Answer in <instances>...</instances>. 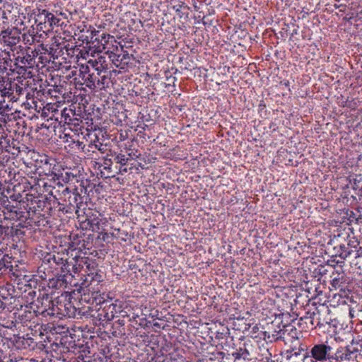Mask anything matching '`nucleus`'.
<instances>
[{
	"label": "nucleus",
	"instance_id": "nucleus-6",
	"mask_svg": "<svg viewBox=\"0 0 362 362\" xmlns=\"http://www.w3.org/2000/svg\"><path fill=\"white\" fill-rule=\"evenodd\" d=\"M112 39L113 37L109 34H103L101 37V45H103V49H105V44L108 42L109 39Z\"/></svg>",
	"mask_w": 362,
	"mask_h": 362
},
{
	"label": "nucleus",
	"instance_id": "nucleus-2",
	"mask_svg": "<svg viewBox=\"0 0 362 362\" xmlns=\"http://www.w3.org/2000/svg\"><path fill=\"white\" fill-rule=\"evenodd\" d=\"M358 355V351L354 347L341 348L335 354V359L337 361H355Z\"/></svg>",
	"mask_w": 362,
	"mask_h": 362
},
{
	"label": "nucleus",
	"instance_id": "nucleus-11",
	"mask_svg": "<svg viewBox=\"0 0 362 362\" xmlns=\"http://www.w3.org/2000/svg\"><path fill=\"white\" fill-rule=\"evenodd\" d=\"M1 63V59H0V64Z\"/></svg>",
	"mask_w": 362,
	"mask_h": 362
},
{
	"label": "nucleus",
	"instance_id": "nucleus-4",
	"mask_svg": "<svg viewBox=\"0 0 362 362\" xmlns=\"http://www.w3.org/2000/svg\"><path fill=\"white\" fill-rule=\"evenodd\" d=\"M116 308H117V305L115 303H112L108 306L107 310L110 311V313H106L105 317L107 320H111L114 318L115 313H117V311L116 310Z\"/></svg>",
	"mask_w": 362,
	"mask_h": 362
},
{
	"label": "nucleus",
	"instance_id": "nucleus-1",
	"mask_svg": "<svg viewBox=\"0 0 362 362\" xmlns=\"http://www.w3.org/2000/svg\"><path fill=\"white\" fill-rule=\"evenodd\" d=\"M332 348L325 344H316L310 350V354L304 356V362H326L329 359Z\"/></svg>",
	"mask_w": 362,
	"mask_h": 362
},
{
	"label": "nucleus",
	"instance_id": "nucleus-9",
	"mask_svg": "<svg viewBox=\"0 0 362 362\" xmlns=\"http://www.w3.org/2000/svg\"><path fill=\"white\" fill-rule=\"evenodd\" d=\"M281 337H281V333H280V332H279L277 333V335H276V339H276V340H277V339H281Z\"/></svg>",
	"mask_w": 362,
	"mask_h": 362
},
{
	"label": "nucleus",
	"instance_id": "nucleus-8",
	"mask_svg": "<svg viewBox=\"0 0 362 362\" xmlns=\"http://www.w3.org/2000/svg\"><path fill=\"white\" fill-rule=\"evenodd\" d=\"M98 33V30H95V29H94L93 30H92V31H91V35H92V37L95 36V35H97V33Z\"/></svg>",
	"mask_w": 362,
	"mask_h": 362
},
{
	"label": "nucleus",
	"instance_id": "nucleus-7",
	"mask_svg": "<svg viewBox=\"0 0 362 362\" xmlns=\"http://www.w3.org/2000/svg\"><path fill=\"white\" fill-rule=\"evenodd\" d=\"M88 70H89V68L87 66H82L80 69L81 73H87L88 71Z\"/></svg>",
	"mask_w": 362,
	"mask_h": 362
},
{
	"label": "nucleus",
	"instance_id": "nucleus-10",
	"mask_svg": "<svg viewBox=\"0 0 362 362\" xmlns=\"http://www.w3.org/2000/svg\"><path fill=\"white\" fill-rule=\"evenodd\" d=\"M298 354L297 352H295L294 354H291L290 357H292L293 356H297Z\"/></svg>",
	"mask_w": 362,
	"mask_h": 362
},
{
	"label": "nucleus",
	"instance_id": "nucleus-3",
	"mask_svg": "<svg viewBox=\"0 0 362 362\" xmlns=\"http://www.w3.org/2000/svg\"><path fill=\"white\" fill-rule=\"evenodd\" d=\"M45 16V23H48L49 26L52 27L53 25H57L59 20L55 17L52 13H49L48 11L43 9L39 16Z\"/></svg>",
	"mask_w": 362,
	"mask_h": 362
},
{
	"label": "nucleus",
	"instance_id": "nucleus-5",
	"mask_svg": "<svg viewBox=\"0 0 362 362\" xmlns=\"http://www.w3.org/2000/svg\"><path fill=\"white\" fill-rule=\"evenodd\" d=\"M115 160H116V163H119L122 165H125L128 163L129 159L128 158L126 157V156L123 154H118L115 157Z\"/></svg>",
	"mask_w": 362,
	"mask_h": 362
}]
</instances>
